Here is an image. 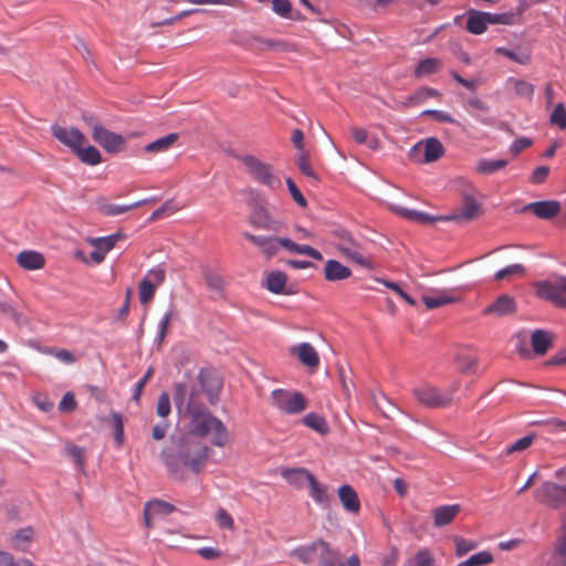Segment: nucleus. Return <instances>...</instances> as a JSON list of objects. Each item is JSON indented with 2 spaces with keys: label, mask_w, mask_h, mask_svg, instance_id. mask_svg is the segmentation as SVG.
Listing matches in <instances>:
<instances>
[{
  "label": "nucleus",
  "mask_w": 566,
  "mask_h": 566,
  "mask_svg": "<svg viewBox=\"0 0 566 566\" xmlns=\"http://www.w3.org/2000/svg\"><path fill=\"white\" fill-rule=\"evenodd\" d=\"M534 497L541 504L552 509L566 506V486L555 482H544L534 492Z\"/></svg>",
  "instance_id": "7"
},
{
  "label": "nucleus",
  "mask_w": 566,
  "mask_h": 566,
  "mask_svg": "<svg viewBox=\"0 0 566 566\" xmlns=\"http://www.w3.org/2000/svg\"><path fill=\"white\" fill-rule=\"evenodd\" d=\"M296 165L300 169V171L310 177V178H313V179H316L317 176L315 174V171L313 170V168L311 167L310 165V160H308V156L307 154H305L304 151H302L298 156H297V159H296Z\"/></svg>",
  "instance_id": "49"
},
{
  "label": "nucleus",
  "mask_w": 566,
  "mask_h": 566,
  "mask_svg": "<svg viewBox=\"0 0 566 566\" xmlns=\"http://www.w3.org/2000/svg\"><path fill=\"white\" fill-rule=\"evenodd\" d=\"M506 166H507V160H505V159L482 158V159L478 160L475 170H476V172H479L481 175L490 176Z\"/></svg>",
  "instance_id": "33"
},
{
  "label": "nucleus",
  "mask_w": 566,
  "mask_h": 566,
  "mask_svg": "<svg viewBox=\"0 0 566 566\" xmlns=\"http://www.w3.org/2000/svg\"><path fill=\"white\" fill-rule=\"evenodd\" d=\"M205 281L207 286L212 291H221L223 287V279L216 272H205Z\"/></svg>",
  "instance_id": "56"
},
{
  "label": "nucleus",
  "mask_w": 566,
  "mask_h": 566,
  "mask_svg": "<svg viewBox=\"0 0 566 566\" xmlns=\"http://www.w3.org/2000/svg\"><path fill=\"white\" fill-rule=\"evenodd\" d=\"M293 556L303 564H312L318 559V566H345L340 560V553L331 545L318 538L308 545L298 546L293 551Z\"/></svg>",
  "instance_id": "3"
},
{
  "label": "nucleus",
  "mask_w": 566,
  "mask_h": 566,
  "mask_svg": "<svg viewBox=\"0 0 566 566\" xmlns=\"http://www.w3.org/2000/svg\"><path fill=\"white\" fill-rule=\"evenodd\" d=\"M286 186L293 200L300 207L305 208L307 206V201L292 178H286Z\"/></svg>",
  "instance_id": "53"
},
{
  "label": "nucleus",
  "mask_w": 566,
  "mask_h": 566,
  "mask_svg": "<svg viewBox=\"0 0 566 566\" xmlns=\"http://www.w3.org/2000/svg\"><path fill=\"white\" fill-rule=\"evenodd\" d=\"M422 301L428 308L433 310L454 303L455 297L450 296L446 291H437L432 295H423Z\"/></svg>",
  "instance_id": "34"
},
{
  "label": "nucleus",
  "mask_w": 566,
  "mask_h": 566,
  "mask_svg": "<svg viewBox=\"0 0 566 566\" xmlns=\"http://www.w3.org/2000/svg\"><path fill=\"white\" fill-rule=\"evenodd\" d=\"M291 353L297 354L300 361L306 367L314 368L319 364L318 354L310 343H301L292 347Z\"/></svg>",
  "instance_id": "21"
},
{
  "label": "nucleus",
  "mask_w": 566,
  "mask_h": 566,
  "mask_svg": "<svg viewBox=\"0 0 566 566\" xmlns=\"http://www.w3.org/2000/svg\"><path fill=\"white\" fill-rule=\"evenodd\" d=\"M338 497L343 507L349 513H358L360 501L355 489L349 484H343L338 489Z\"/></svg>",
  "instance_id": "18"
},
{
  "label": "nucleus",
  "mask_w": 566,
  "mask_h": 566,
  "mask_svg": "<svg viewBox=\"0 0 566 566\" xmlns=\"http://www.w3.org/2000/svg\"><path fill=\"white\" fill-rule=\"evenodd\" d=\"M488 12L469 10L467 18V30L472 34H482L489 25Z\"/></svg>",
  "instance_id": "23"
},
{
  "label": "nucleus",
  "mask_w": 566,
  "mask_h": 566,
  "mask_svg": "<svg viewBox=\"0 0 566 566\" xmlns=\"http://www.w3.org/2000/svg\"><path fill=\"white\" fill-rule=\"evenodd\" d=\"M352 275V270L343 265L339 261L331 259L327 260L324 268V277L326 281L336 282L348 279Z\"/></svg>",
  "instance_id": "20"
},
{
  "label": "nucleus",
  "mask_w": 566,
  "mask_h": 566,
  "mask_svg": "<svg viewBox=\"0 0 566 566\" xmlns=\"http://www.w3.org/2000/svg\"><path fill=\"white\" fill-rule=\"evenodd\" d=\"M166 277V271L161 265H157L153 269H150L146 275L144 276V280H148V282H153L155 286L160 285Z\"/></svg>",
  "instance_id": "52"
},
{
  "label": "nucleus",
  "mask_w": 566,
  "mask_h": 566,
  "mask_svg": "<svg viewBox=\"0 0 566 566\" xmlns=\"http://www.w3.org/2000/svg\"><path fill=\"white\" fill-rule=\"evenodd\" d=\"M454 391L455 388L441 391L434 386L422 384L413 389V395L421 405L437 409L450 405Z\"/></svg>",
  "instance_id": "6"
},
{
  "label": "nucleus",
  "mask_w": 566,
  "mask_h": 566,
  "mask_svg": "<svg viewBox=\"0 0 566 566\" xmlns=\"http://www.w3.org/2000/svg\"><path fill=\"white\" fill-rule=\"evenodd\" d=\"M562 210V205L557 200H543L534 201L525 205L522 208V212L531 211L537 218L543 220H551L555 218Z\"/></svg>",
  "instance_id": "12"
},
{
  "label": "nucleus",
  "mask_w": 566,
  "mask_h": 566,
  "mask_svg": "<svg viewBox=\"0 0 566 566\" xmlns=\"http://www.w3.org/2000/svg\"><path fill=\"white\" fill-rule=\"evenodd\" d=\"M222 380L211 368H200L196 378L188 377L174 385L172 400L180 417L188 419L190 430L195 436L211 434V444L223 448L229 440L226 424L213 416L206 403L203 395L210 405L219 400Z\"/></svg>",
  "instance_id": "1"
},
{
  "label": "nucleus",
  "mask_w": 566,
  "mask_h": 566,
  "mask_svg": "<svg viewBox=\"0 0 566 566\" xmlns=\"http://www.w3.org/2000/svg\"><path fill=\"white\" fill-rule=\"evenodd\" d=\"M457 360L463 373L473 371L476 365V359L470 355H459Z\"/></svg>",
  "instance_id": "63"
},
{
  "label": "nucleus",
  "mask_w": 566,
  "mask_h": 566,
  "mask_svg": "<svg viewBox=\"0 0 566 566\" xmlns=\"http://www.w3.org/2000/svg\"><path fill=\"white\" fill-rule=\"evenodd\" d=\"M551 123L558 126L560 129H566V108L562 103H558L551 114Z\"/></svg>",
  "instance_id": "44"
},
{
  "label": "nucleus",
  "mask_w": 566,
  "mask_h": 566,
  "mask_svg": "<svg viewBox=\"0 0 566 566\" xmlns=\"http://www.w3.org/2000/svg\"><path fill=\"white\" fill-rule=\"evenodd\" d=\"M287 275L282 271H272L266 277V289L274 294H290L285 291Z\"/></svg>",
  "instance_id": "28"
},
{
  "label": "nucleus",
  "mask_w": 566,
  "mask_h": 566,
  "mask_svg": "<svg viewBox=\"0 0 566 566\" xmlns=\"http://www.w3.org/2000/svg\"><path fill=\"white\" fill-rule=\"evenodd\" d=\"M76 407H77V402L72 392H66L59 403V410L62 412L74 411L76 409Z\"/></svg>",
  "instance_id": "62"
},
{
  "label": "nucleus",
  "mask_w": 566,
  "mask_h": 566,
  "mask_svg": "<svg viewBox=\"0 0 566 566\" xmlns=\"http://www.w3.org/2000/svg\"><path fill=\"white\" fill-rule=\"evenodd\" d=\"M18 264L25 270H39L44 266V256L36 251L25 250L18 254Z\"/></svg>",
  "instance_id": "25"
},
{
  "label": "nucleus",
  "mask_w": 566,
  "mask_h": 566,
  "mask_svg": "<svg viewBox=\"0 0 566 566\" xmlns=\"http://www.w3.org/2000/svg\"><path fill=\"white\" fill-rule=\"evenodd\" d=\"M531 345L536 355H544L553 345V334L545 329H535L531 335Z\"/></svg>",
  "instance_id": "24"
},
{
  "label": "nucleus",
  "mask_w": 566,
  "mask_h": 566,
  "mask_svg": "<svg viewBox=\"0 0 566 566\" xmlns=\"http://www.w3.org/2000/svg\"><path fill=\"white\" fill-rule=\"evenodd\" d=\"M313 473L305 468H283L281 476L293 488L302 490L307 485Z\"/></svg>",
  "instance_id": "16"
},
{
  "label": "nucleus",
  "mask_w": 566,
  "mask_h": 566,
  "mask_svg": "<svg viewBox=\"0 0 566 566\" xmlns=\"http://www.w3.org/2000/svg\"><path fill=\"white\" fill-rule=\"evenodd\" d=\"M493 562V555L488 551H481L467 558V564L470 566H483Z\"/></svg>",
  "instance_id": "45"
},
{
  "label": "nucleus",
  "mask_w": 566,
  "mask_h": 566,
  "mask_svg": "<svg viewBox=\"0 0 566 566\" xmlns=\"http://www.w3.org/2000/svg\"><path fill=\"white\" fill-rule=\"evenodd\" d=\"M307 486L310 489L308 495L313 499V501L316 504L323 507L329 505L332 496L328 493V486L326 484L321 483L313 474L307 483Z\"/></svg>",
  "instance_id": "19"
},
{
  "label": "nucleus",
  "mask_w": 566,
  "mask_h": 566,
  "mask_svg": "<svg viewBox=\"0 0 566 566\" xmlns=\"http://www.w3.org/2000/svg\"><path fill=\"white\" fill-rule=\"evenodd\" d=\"M241 161L245 166L248 174L258 184L271 190H276L282 187L281 177L274 171L272 165L252 155L242 156Z\"/></svg>",
  "instance_id": "4"
},
{
  "label": "nucleus",
  "mask_w": 566,
  "mask_h": 566,
  "mask_svg": "<svg viewBox=\"0 0 566 566\" xmlns=\"http://www.w3.org/2000/svg\"><path fill=\"white\" fill-rule=\"evenodd\" d=\"M534 439H535V434H533V433L532 434H527V436L518 439L514 443L509 444L505 448V453L506 454H512L514 452L526 450L527 448H530L532 446Z\"/></svg>",
  "instance_id": "43"
},
{
  "label": "nucleus",
  "mask_w": 566,
  "mask_h": 566,
  "mask_svg": "<svg viewBox=\"0 0 566 566\" xmlns=\"http://www.w3.org/2000/svg\"><path fill=\"white\" fill-rule=\"evenodd\" d=\"M515 311L516 303L514 298L507 294H502L483 310V314L505 316L515 313Z\"/></svg>",
  "instance_id": "15"
},
{
  "label": "nucleus",
  "mask_w": 566,
  "mask_h": 566,
  "mask_svg": "<svg viewBox=\"0 0 566 566\" xmlns=\"http://www.w3.org/2000/svg\"><path fill=\"white\" fill-rule=\"evenodd\" d=\"M482 213L481 203L476 200L473 192H464L462 196L461 210L458 213L447 214L451 221L473 220Z\"/></svg>",
  "instance_id": "11"
},
{
  "label": "nucleus",
  "mask_w": 566,
  "mask_h": 566,
  "mask_svg": "<svg viewBox=\"0 0 566 566\" xmlns=\"http://www.w3.org/2000/svg\"><path fill=\"white\" fill-rule=\"evenodd\" d=\"M514 92L518 96L531 98L534 94V86L524 80H516L514 83Z\"/></svg>",
  "instance_id": "55"
},
{
  "label": "nucleus",
  "mask_w": 566,
  "mask_h": 566,
  "mask_svg": "<svg viewBox=\"0 0 566 566\" xmlns=\"http://www.w3.org/2000/svg\"><path fill=\"white\" fill-rule=\"evenodd\" d=\"M93 139L111 154L120 151L125 144V139L120 134L114 133L105 127H96L94 129Z\"/></svg>",
  "instance_id": "8"
},
{
  "label": "nucleus",
  "mask_w": 566,
  "mask_h": 566,
  "mask_svg": "<svg viewBox=\"0 0 566 566\" xmlns=\"http://www.w3.org/2000/svg\"><path fill=\"white\" fill-rule=\"evenodd\" d=\"M34 405L42 411L49 412L53 409L54 402L45 395L36 394L33 397Z\"/></svg>",
  "instance_id": "64"
},
{
  "label": "nucleus",
  "mask_w": 566,
  "mask_h": 566,
  "mask_svg": "<svg viewBox=\"0 0 566 566\" xmlns=\"http://www.w3.org/2000/svg\"><path fill=\"white\" fill-rule=\"evenodd\" d=\"M378 282L382 283L386 287L395 291L402 300H405L409 305H416V300L411 297L408 293H406L398 283L388 281L385 279L378 280Z\"/></svg>",
  "instance_id": "51"
},
{
  "label": "nucleus",
  "mask_w": 566,
  "mask_h": 566,
  "mask_svg": "<svg viewBox=\"0 0 566 566\" xmlns=\"http://www.w3.org/2000/svg\"><path fill=\"white\" fill-rule=\"evenodd\" d=\"M440 61L436 57H427L420 60L415 69V76L420 78L436 73L439 69Z\"/></svg>",
  "instance_id": "37"
},
{
  "label": "nucleus",
  "mask_w": 566,
  "mask_h": 566,
  "mask_svg": "<svg viewBox=\"0 0 566 566\" xmlns=\"http://www.w3.org/2000/svg\"><path fill=\"white\" fill-rule=\"evenodd\" d=\"M0 313L4 317L13 321L17 325H22L25 322L23 314L8 301H0Z\"/></svg>",
  "instance_id": "38"
},
{
  "label": "nucleus",
  "mask_w": 566,
  "mask_h": 566,
  "mask_svg": "<svg viewBox=\"0 0 566 566\" xmlns=\"http://www.w3.org/2000/svg\"><path fill=\"white\" fill-rule=\"evenodd\" d=\"M535 289L539 298L549 301L557 307L566 308V298L562 294L557 279L554 282L539 281L535 284Z\"/></svg>",
  "instance_id": "9"
},
{
  "label": "nucleus",
  "mask_w": 566,
  "mask_h": 566,
  "mask_svg": "<svg viewBox=\"0 0 566 566\" xmlns=\"http://www.w3.org/2000/svg\"><path fill=\"white\" fill-rule=\"evenodd\" d=\"M486 17L489 18V24L512 25L517 21L518 13L512 11L502 13L488 12Z\"/></svg>",
  "instance_id": "39"
},
{
  "label": "nucleus",
  "mask_w": 566,
  "mask_h": 566,
  "mask_svg": "<svg viewBox=\"0 0 566 566\" xmlns=\"http://www.w3.org/2000/svg\"><path fill=\"white\" fill-rule=\"evenodd\" d=\"M413 566H436L430 551L427 548L418 551L413 559Z\"/></svg>",
  "instance_id": "54"
},
{
  "label": "nucleus",
  "mask_w": 566,
  "mask_h": 566,
  "mask_svg": "<svg viewBox=\"0 0 566 566\" xmlns=\"http://www.w3.org/2000/svg\"><path fill=\"white\" fill-rule=\"evenodd\" d=\"M460 504H448L434 507L432 510L433 525L436 527H443L449 525L460 513Z\"/></svg>",
  "instance_id": "17"
},
{
  "label": "nucleus",
  "mask_w": 566,
  "mask_h": 566,
  "mask_svg": "<svg viewBox=\"0 0 566 566\" xmlns=\"http://www.w3.org/2000/svg\"><path fill=\"white\" fill-rule=\"evenodd\" d=\"M66 451H67V454L73 459L76 469L83 471L84 470L83 448L71 443V444H67Z\"/></svg>",
  "instance_id": "47"
},
{
  "label": "nucleus",
  "mask_w": 566,
  "mask_h": 566,
  "mask_svg": "<svg viewBox=\"0 0 566 566\" xmlns=\"http://www.w3.org/2000/svg\"><path fill=\"white\" fill-rule=\"evenodd\" d=\"M177 317V311L174 305L167 310V312L163 315L160 321L158 322V331L168 333V327L170 322Z\"/></svg>",
  "instance_id": "59"
},
{
  "label": "nucleus",
  "mask_w": 566,
  "mask_h": 566,
  "mask_svg": "<svg viewBox=\"0 0 566 566\" xmlns=\"http://www.w3.org/2000/svg\"><path fill=\"white\" fill-rule=\"evenodd\" d=\"M74 154L78 159L90 166H96L102 163V155L95 146L82 147L78 146Z\"/></svg>",
  "instance_id": "30"
},
{
  "label": "nucleus",
  "mask_w": 566,
  "mask_h": 566,
  "mask_svg": "<svg viewBox=\"0 0 566 566\" xmlns=\"http://www.w3.org/2000/svg\"><path fill=\"white\" fill-rule=\"evenodd\" d=\"M126 239V234L117 231L106 237L94 238L91 240V244L94 248H101L103 251L109 252L119 240Z\"/></svg>",
  "instance_id": "35"
},
{
  "label": "nucleus",
  "mask_w": 566,
  "mask_h": 566,
  "mask_svg": "<svg viewBox=\"0 0 566 566\" xmlns=\"http://www.w3.org/2000/svg\"><path fill=\"white\" fill-rule=\"evenodd\" d=\"M251 49L259 50V51H285L286 50V42L282 40H273L269 38H262V36H253L251 39L250 43Z\"/></svg>",
  "instance_id": "29"
},
{
  "label": "nucleus",
  "mask_w": 566,
  "mask_h": 566,
  "mask_svg": "<svg viewBox=\"0 0 566 566\" xmlns=\"http://www.w3.org/2000/svg\"><path fill=\"white\" fill-rule=\"evenodd\" d=\"M155 284L153 282H148V280H142L139 282V301L142 304H147L154 298L156 292Z\"/></svg>",
  "instance_id": "42"
},
{
  "label": "nucleus",
  "mask_w": 566,
  "mask_h": 566,
  "mask_svg": "<svg viewBox=\"0 0 566 566\" xmlns=\"http://www.w3.org/2000/svg\"><path fill=\"white\" fill-rule=\"evenodd\" d=\"M52 135L63 145L67 146L73 153L78 146H83L85 140L84 134L76 127L70 129L60 125H53L51 127Z\"/></svg>",
  "instance_id": "10"
},
{
  "label": "nucleus",
  "mask_w": 566,
  "mask_h": 566,
  "mask_svg": "<svg viewBox=\"0 0 566 566\" xmlns=\"http://www.w3.org/2000/svg\"><path fill=\"white\" fill-rule=\"evenodd\" d=\"M444 154V147L437 137H429L423 146V161L433 163L440 159Z\"/></svg>",
  "instance_id": "27"
},
{
  "label": "nucleus",
  "mask_w": 566,
  "mask_h": 566,
  "mask_svg": "<svg viewBox=\"0 0 566 566\" xmlns=\"http://www.w3.org/2000/svg\"><path fill=\"white\" fill-rule=\"evenodd\" d=\"M178 139L177 133H170L160 137L145 146L147 153H164L167 151Z\"/></svg>",
  "instance_id": "32"
},
{
  "label": "nucleus",
  "mask_w": 566,
  "mask_h": 566,
  "mask_svg": "<svg viewBox=\"0 0 566 566\" xmlns=\"http://www.w3.org/2000/svg\"><path fill=\"white\" fill-rule=\"evenodd\" d=\"M244 238L254 244L268 259L274 256L281 249V238L275 235H255L244 232Z\"/></svg>",
  "instance_id": "14"
},
{
  "label": "nucleus",
  "mask_w": 566,
  "mask_h": 566,
  "mask_svg": "<svg viewBox=\"0 0 566 566\" xmlns=\"http://www.w3.org/2000/svg\"><path fill=\"white\" fill-rule=\"evenodd\" d=\"M303 423L321 434L328 432L329 428L324 417L310 412L303 417Z\"/></svg>",
  "instance_id": "36"
},
{
  "label": "nucleus",
  "mask_w": 566,
  "mask_h": 566,
  "mask_svg": "<svg viewBox=\"0 0 566 566\" xmlns=\"http://www.w3.org/2000/svg\"><path fill=\"white\" fill-rule=\"evenodd\" d=\"M171 411L170 397L167 391H163L157 401L156 412L159 417L166 418Z\"/></svg>",
  "instance_id": "48"
},
{
  "label": "nucleus",
  "mask_w": 566,
  "mask_h": 566,
  "mask_svg": "<svg viewBox=\"0 0 566 566\" xmlns=\"http://www.w3.org/2000/svg\"><path fill=\"white\" fill-rule=\"evenodd\" d=\"M250 224L256 229L280 233L284 228L281 220L273 219L265 208L255 209L250 216Z\"/></svg>",
  "instance_id": "13"
},
{
  "label": "nucleus",
  "mask_w": 566,
  "mask_h": 566,
  "mask_svg": "<svg viewBox=\"0 0 566 566\" xmlns=\"http://www.w3.org/2000/svg\"><path fill=\"white\" fill-rule=\"evenodd\" d=\"M202 438L189 429L188 433L171 437L170 443L161 450V460L175 480H186L187 471L198 475L206 469L212 450L200 440Z\"/></svg>",
  "instance_id": "2"
},
{
  "label": "nucleus",
  "mask_w": 566,
  "mask_h": 566,
  "mask_svg": "<svg viewBox=\"0 0 566 566\" xmlns=\"http://www.w3.org/2000/svg\"><path fill=\"white\" fill-rule=\"evenodd\" d=\"M273 405L284 413L296 415L304 411L307 407V401L304 395L300 391H290L285 389H274L271 392Z\"/></svg>",
  "instance_id": "5"
},
{
  "label": "nucleus",
  "mask_w": 566,
  "mask_h": 566,
  "mask_svg": "<svg viewBox=\"0 0 566 566\" xmlns=\"http://www.w3.org/2000/svg\"><path fill=\"white\" fill-rule=\"evenodd\" d=\"M280 243H281V249H285L290 253L307 255V256H311L314 260H318V261L323 260V254L318 250L314 249L313 247H311L308 244L295 243L290 238H281Z\"/></svg>",
  "instance_id": "22"
},
{
  "label": "nucleus",
  "mask_w": 566,
  "mask_h": 566,
  "mask_svg": "<svg viewBox=\"0 0 566 566\" xmlns=\"http://www.w3.org/2000/svg\"><path fill=\"white\" fill-rule=\"evenodd\" d=\"M495 52H496V54L503 55V56L507 57L509 60L516 62L521 65H525L531 61V56H530L528 52L521 49L520 46L512 48V49L503 48V46L496 48Z\"/></svg>",
  "instance_id": "31"
},
{
  "label": "nucleus",
  "mask_w": 566,
  "mask_h": 566,
  "mask_svg": "<svg viewBox=\"0 0 566 566\" xmlns=\"http://www.w3.org/2000/svg\"><path fill=\"white\" fill-rule=\"evenodd\" d=\"M453 541L455 544V555L459 557L465 555L478 546L476 542L472 539H465L460 536H455Z\"/></svg>",
  "instance_id": "46"
},
{
  "label": "nucleus",
  "mask_w": 566,
  "mask_h": 566,
  "mask_svg": "<svg viewBox=\"0 0 566 566\" xmlns=\"http://www.w3.org/2000/svg\"><path fill=\"white\" fill-rule=\"evenodd\" d=\"M416 223H419V224H431V223H434V222H438V221H451V218L450 217H447V216H433V214H429L427 212H423V211H418V214L416 217Z\"/></svg>",
  "instance_id": "58"
},
{
  "label": "nucleus",
  "mask_w": 566,
  "mask_h": 566,
  "mask_svg": "<svg viewBox=\"0 0 566 566\" xmlns=\"http://www.w3.org/2000/svg\"><path fill=\"white\" fill-rule=\"evenodd\" d=\"M216 521L221 528L231 530L233 527L232 516L224 510L219 509L216 514Z\"/></svg>",
  "instance_id": "61"
},
{
  "label": "nucleus",
  "mask_w": 566,
  "mask_h": 566,
  "mask_svg": "<svg viewBox=\"0 0 566 566\" xmlns=\"http://www.w3.org/2000/svg\"><path fill=\"white\" fill-rule=\"evenodd\" d=\"M153 201L151 199H143L130 205H114V203H102L99 205V211L107 217H115L125 212H128L135 208L146 205Z\"/></svg>",
  "instance_id": "26"
},
{
  "label": "nucleus",
  "mask_w": 566,
  "mask_h": 566,
  "mask_svg": "<svg viewBox=\"0 0 566 566\" xmlns=\"http://www.w3.org/2000/svg\"><path fill=\"white\" fill-rule=\"evenodd\" d=\"M146 511H155L156 514L168 515L175 511V506L161 500H151L146 503Z\"/></svg>",
  "instance_id": "40"
},
{
  "label": "nucleus",
  "mask_w": 566,
  "mask_h": 566,
  "mask_svg": "<svg viewBox=\"0 0 566 566\" xmlns=\"http://www.w3.org/2000/svg\"><path fill=\"white\" fill-rule=\"evenodd\" d=\"M272 10L282 18H290L292 4L290 0H272Z\"/></svg>",
  "instance_id": "57"
},
{
  "label": "nucleus",
  "mask_w": 566,
  "mask_h": 566,
  "mask_svg": "<svg viewBox=\"0 0 566 566\" xmlns=\"http://www.w3.org/2000/svg\"><path fill=\"white\" fill-rule=\"evenodd\" d=\"M427 101L424 88L420 86L411 95L406 98L405 106H417Z\"/></svg>",
  "instance_id": "60"
},
{
  "label": "nucleus",
  "mask_w": 566,
  "mask_h": 566,
  "mask_svg": "<svg viewBox=\"0 0 566 566\" xmlns=\"http://www.w3.org/2000/svg\"><path fill=\"white\" fill-rule=\"evenodd\" d=\"M153 373H154V369L151 367H149L147 369V371L145 373V375L136 382L135 385V388H134V391H133V395H132V399L136 402V403H139V400H140V396L143 394V390L147 384V381L150 379V377L153 376Z\"/></svg>",
  "instance_id": "50"
},
{
  "label": "nucleus",
  "mask_w": 566,
  "mask_h": 566,
  "mask_svg": "<svg viewBox=\"0 0 566 566\" xmlns=\"http://www.w3.org/2000/svg\"><path fill=\"white\" fill-rule=\"evenodd\" d=\"M524 273H525V268L520 263H514V264H510V265L499 270L494 274V279L496 281H501V280H504L512 275H524Z\"/></svg>",
  "instance_id": "41"
}]
</instances>
